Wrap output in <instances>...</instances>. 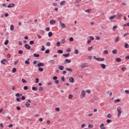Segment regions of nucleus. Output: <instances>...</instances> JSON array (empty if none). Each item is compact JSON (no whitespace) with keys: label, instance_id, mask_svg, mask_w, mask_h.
<instances>
[{"label":"nucleus","instance_id":"nucleus-6","mask_svg":"<svg viewBox=\"0 0 129 129\" xmlns=\"http://www.w3.org/2000/svg\"><path fill=\"white\" fill-rule=\"evenodd\" d=\"M45 64H44V63L43 62H40L37 64V67H43V66H44Z\"/></svg>","mask_w":129,"mask_h":129},{"label":"nucleus","instance_id":"nucleus-35","mask_svg":"<svg viewBox=\"0 0 129 129\" xmlns=\"http://www.w3.org/2000/svg\"><path fill=\"white\" fill-rule=\"evenodd\" d=\"M23 89H24V90H28V89H29V88L28 87V86H25Z\"/></svg>","mask_w":129,"mask_h":129},{"label":"nucleus","instance_id":"nucleus-39","mask_svg":"<svg viewBox=\"0 0 129 129\" xmlns=\"http://www.w3.org/2000/svg\"><path fill=\"white\" fill-rule=\"evenodd\" d=\"M91 11V9H88V10H85V12H86V13H88V14H89Z\"/></svg>","mask_w":129,"mask_h":129},{"label":"nucleus","instance_id":"nucleus-12","mask_svg":"<svg viewBox=\"0 0 129 129\" xmlns=\"http://www.w3.org/2000/svg\"><path fill=\"white\" fill-rule=\"evenodd\" d=\"M14 7H15V4L13 3L8 6V8H14Z\"/></svg>","mask_w":129,"mask_h":129},{"label":"nucleus","instance_id":"nucleus-64","mask_svg":"<svg viewBox=\"0 0 129 129\" xmlns=\"http://www.w3.org/2000/svg\"><path fill=\"white\" fill-rule=\"evenodd\" d=\"M125 59H126V60H129V55L126 56Z\"/></svg>","mask_w":129,"mask_h":129},{"label":"nucleus","instance_id":"nucleus-54","mask_svg":"<svg viewBox=\"0 0 129 129\" xmlns=\"http://www.w3.org/2000/svg\"><path fill=\"white\" fill-rule=\"evenodd\" d=\"M125 69H126V68L125 67H123L121 68L122 71H123V72L125 71Z\"/></svg>","mask_w":129,"mask_h":129},{"label":"nucleus","instance_id":"nucleus-25","mask_svg":"<svg viewBox=\"0 0 129 129\" xmlns=\"http://www.w3.org/2000/svg\"><path fill=\"white\" fill-rule=\"evenodd\" d=\"M124 47H125V49H128V48H129L128 44L125 43V45H124Z\"/></svg>","mask_w":129,"mask_h":129},{"label":"nucleus","instance_id":"nucleus-15","mask_svg":"<svg viewBox=\"0 0 129 129\" xmlns=\"http://www.w3.org/2000/svg\"><path fill=\"white\" fill-rule=\"evenodd\" d=\"M66 3V1H61L59 4L60 6H64V5H65V4Z\"/></svg>","mask_w":129,"mask_h":129},{"label":"nucleus","instance_id":"nucleus-22","mask_svg":"<svg viewBox=\"0 0 129 129\" xmlns=\"http://www.w3.org/2000/svg\"><path fill=\"white\" fill-rule=\"evenodd\" d=\"M61 27L62 28V29H65V28H66V25H65V24L64 23L61 24Z\"/></svg>","mask_w":129,"mask_h":129},{"label":"nucleus","instance_id":"nucleus-2","mask_svg":"<svg viewBox=\"0 0 129 129\" xmlns=\"http://www.w3.org/2000/svg\"><path fill=\"white\" fill-rule=\"evenodd\" d=\"M94 59H95V60H97V61H104L105 60L104 58H101V57L96 58V56H94Z\"/></svg>","mask_w":129,"mask_h":129},{"label":"nucleus","instance_id":"nucleus-20","mask_svg":"<svg viewBox=\"0 0 129 129\" xmlns=\"http://www.w3.org/2000/svg\"><path fill=\"white\" fill-rule=\"evenodd\" d=\"M66 70L67 71H69L70 72H72L73 71L72 70V69L71 68H66Z\"/></svg>","mask_w":129,"mask_h":129},{"label":"nucleus","instance_id":"nucleus-38","mask_svg":"<svg viewBox=\"0 0 129 129\" xmlns=\"http://www.w3.org/2000/svg\"><path fill=\"white\" fill-rule=\"evenodd\" d=\"M16 71H17V69H16L15 68H14L13 69H12V72L13 73H15V72H16Z\"/></svg>","mask_w":129,"mask_h":129},{"label":"nucleus","instance_id":"nucleus-7","mask_svg":"<svg viewBox=\"0 0 129 129\" xmlns=\"http://www.w3.org/2000/svg\"><path fill=\"white\" fill-rule=\"evenodd\" d=\"M48 63H49V64L54 65V64H55V61H54L53 60H50L49 61H48Z\"/></svg>","mask_w":129,"mask_h":129},{"label":"nucleus","instance_id":"nucleus-26","mask_svg":"<svg viewBox=\"0 0 129 129\" xmlns=\"http://www.w3.org/2000/svg\"><path fill=\"white\" fill-rule=\"evenodd\" d=\"M33 56H34V57H40V54L34 53V54H33Z\"/></svg>","mask_w":129,"mask_h":129},{"label":"nucleus","instance_id":"nucleus-58","mask_svg":"<svg viewBox=\"0 0 129 129\" xmlns=\"http://www.w3.org/2000/svg\"><path fill=\"white\" fill-rule=\"evenodd\" d=\"M56 45L58 47H60V42L59 41H58L57 43H56Z\"/></svg>","mask_w":129,"mask_h":129},{"label":"nucleus","instance_id":"nucleus-40","mask_svg":"<svg viewBox=\"0 0 129 129\" xmlns=\"http://www.w3.org/2000/svg\"><path fill=\"white\" fill-rule=\"evenodd\" d=\"M93 48V46H92L88 47V51H91V50H92Z\"/></svg>","mask_w":129,"mask_h":129},{"label":"nucleus","instance_id":"nucleus-49","mask_svg":"<svg viewBox=\"0 0 129 129\" xmlns=\"http://www.w3.org/2000/svg\"><path fill=\"white\" fill-rule=\"evenodd\" d=\"M58 79V77H57V76H54L53 77V80H57V79Z\"/></svg>","mask_w":129,"mask_h":129},{"label":"nucleus","instance_id":"nucleus-55","mask_svg":"<svg viewBox=\"0 0 129 129\" xmlns=\"http://www.w3.org/2000/svg\"><path fill=\"white\" fill-rule=\"evenodd\" d=\"M35 82L36 83H39V78H36L35 79Z\"/></svg>","mask_w":129,"mask_h":129},{"label":"nucleus","instance_id":"nucleus-16","mask_svg":"<svg viewBox=\"0 0 129 129\" xmlns=\"http://www.w3.org/2000/svg\"><path fill=\"white\" fill-rule=\"evenodd\" d=\"M32 90H33V91H38V88L37 87H32Z\"/></svg>","mask_w":129,"mask_h":129},{"label":"nucleus","instance_id":"nucleus-42","mask_svg":"<svg viewBox=\"0 0 129 129\" xmlns=\"http://www.w3.org/2000/svg\"><path fill=\"white\" fill-rule=\"evenodd\" d=\"M22 81L23 83H27V81H26V80H25V79H22Z\"/></svg>","mask_w":129,"mask_h":129},{"label":"nucleus","instance_id":"nucleus-45","mask_svg":"<svg viewBox=\"0 0 129 129\" xmlns=\"http://www.w3.org/2000/svg\"><path fill=\"white\" fill-rule=\"evenodd\" d=\"M35 42H34V41L33 40H31L30 42H29V44L30 45H33V44H34Z\"/></svg>","mask_w":129,"mask_h":129},{"label":"nucleus","instance_id":"nucleus-19","mask_svg":"<svg viewBox=\"0 0 129 129\" xmlns=\"http://www.w3.org/2000/svg\"><path fill=\"white\" fill-rule=\"evenodd\" d=\"M62 56H63V57H69V56H70V53L63 54H62Z\"/></svg>","mask_w":129,"mask_h":129},{"label":"nucleus","instance_id":"nucleus-59","mask_svg":"<svg viewBox=\"0 0 129 129\" xmlns=\"http://www.w3.org/2000/svg\"><path fill=\"white\" fill-rule=\"evenodd\" d=\"M126 26H127L128 27H129V23H126V24H124L123 25V27H126Z\"/></svg>","mask_w":129,"mask_h":129},{"label":"nucleus","instance_id":"nucleus-5","mask_svg":"<svg viewBox=\"0 0 129 129\" xmlns=\"http://www.w3.org/2000/svg\"><path fill=\"white\" fill-rule=\"evenodd\" d=\"M7 62H8V60L6 58H4L1 60V63L2 64H6V63H7Z\"/></svg>","mask_w":129,"mask_h":129},{"label":"nucleus","instance_id":"nucleus-11","mask_svg":"<svg viewBox=\"0 0 129 129\" xmlns=\"http://www.w3.org/2000/svg\"><path fill=\"white\" fill-rule=\"evenodd\" d=\"M85 91H82L81 95L83 97H85Z\"/></svg>","mask_w":129,"mask_h":129},{"label":"nucleus","instance_id":"nucleus-33","mask_svg":"<svg viewBox=\"0 0 129 129\" xmlns=\"http://www.w3.org/2000/svg\"><path fill=\"white\" fill-rule=\"evenodd\" d=\"M9 44V40H6L4 42V45H8Z\"/></svg>","mask_w":129,"mask_h":129},{"label":"nucleus","instance_id":"nucleus-62","mask_svg":"<svg viewBox=\"0 0 129 129\" xmlns=\"http://www.w3.org/2000/svg\"><path fill=\"white\" fill-rule=\"evenodd\" d=\"M125 92L127 94H128V95H129V90H125Z\"/></svg>","mask_w":129,"mask_h":129},{"label":"nucleus","instance_id":"nucleus-44","mask_svg":"<svg viewBox=\"0 0 129 129\" xmlns=\"http://www.w3.org/2000/svg\"><path fill=\"white\" fill-rule=\"evenodd\" d=\"M74 53H75V54H78V53H79L78 49H75L74 51Z\"/></svg>","mask_w":129,"mask_h":129},{"label":"nucleus","instance_id":"nucleus-9","mask_svg":"<svg viewBox=\"0 0 129 129\" xmlns=\"http://www.w3.org/2000/svg\"><path fill=\"white\" fill-rule=\"evenodd\" d=\"M86 67H88V66L86 65L85 64H83L81 66V68H82V69H84Z\"/></svg>","mask_w":129,"mask_h":129},{"label":"nucleus","instance_id":"nucleus-48","mask_svg":"<svg viewBox=\"0 0 129 129\" xmlns=\"http://www.w3.org/2000/svg\"><path fill=\"white\" fill-rule=\"evenodd\" d=\"M116 28H117V26H114L112 28L113 31H115Z\"/></svg>","mask_w":129,"mask_h":129},{"label":"nucleus","instance_id":"nucleus-32","mask_svg":"<svg viewBox=\"0 0 129 129\" xmlns=\"http://www.w3.org/2000/svg\"><path fill=\"white\" fill-rule=\"evenodd\" d=\"M45 54H49L50 53V49H47L45 51Z\"/></svg>","mask_w":129,"mask_h":129},{"label":"nucleus","instance_id":"nucleus-57","mask_svg":"<svg viewBox=\"0 0 129 129\" xmlns=\"http://www.w3.org/2000/svg\"><path fill=\"white\" fill-rule=\"evenodd\" d=\"M23 50H19V51H18V53H19V54H23Z\"/></svg>","mask_w":129,"mask_h":129},{"label":"nucleus","instance_id":"nucleus-14","mask_svg":"<svg viewBox=\"0 0 129 129\" xmlns=\"http://www.w3.org/2000/svg\"><path fill=\"white\" fill-rule=\"evenodd\" d=\"M100 66L103 69H105V68H106V66L105 64L102 63L100 64Z\"/></svg>","mask_w":129,"mask_h":129},{"label":"nucleus","instance_id":"nucleus-63","mask_svg":"<svg viewBox=\"0 0 129 129\" xmlns=\"http://www.w3.org/2000/svg\"><path fill=\"white\" fill-rule=\"evenodd\" d=\"M84 126H85V124H82L81 125V128H84Z\"/></svg>","mask_w":129,"mask_h":129},{"label":"nucleus","instance_id":"nucleus-1","mask_svg":"<svg viewBox=\"0 0 129 129\" xmlns=\"http://www.w3.org/2000/svg\"><path fill=\"white\" fill-rule=\"evenodd\" d=\"M117 111H118V117H119L120 116V114H121V108L120 106H118L117 107Z\"/></svg>","mask_w":129,"mask_h":129},{"label":"nucleus","instance_id":"nucleus-18","mask_svg":"<svg viewBox=\"0 0 129 129\" xmlns=\"http://www.w3.org/2000/svg\"><path fill=\"white\" fill-rule=\"evenodd\" d=\"M115 61H116V62H121V58L118 57L116 58Z\"/></svg>","mask_w":129,"mask_h":129},{"label":"nucleus","instance_id":"nucleus-50","mask_svg":"<svg viewBox=\"0 0 129 129\" xmlns=\"http://www.w3.org/2000/svg\"><path fill=\"white\" fill-rule=\"evenodd\" d=\"M114 102H120V100L119 99H117L114 101Z\"/></svg>","mask_w":129,"mask_h":129},{"label":"nucleus","instance_id":"nucleus-41","mask_svg":"<svg viewBox=\"0 0 129 129\" xmlns=\"http://www.w3.org/2000/svg\"><path fill=\"white\" fill-rule=\"evenodd\" d=\"M89 38L91 41H93V40H94V37H93V36H90Z\"/></svg>","mask_w":129,"mask_h":129},{"label":"nucleus","instance_id":"nucleus-31","mask_svg":"<svg viewBox=\"0 0 129 129\" xmlns=\"http://www.w3.org/2000/svg\"><path fill=\"white\" fill-rule=\"evenodd\" d=\"M25 105L27 106V107H29V106L30 105V104L29 103V102H27L25 104Z\"/></svg>","mask_w":129,"mask_h":129},{"label":"nucleus","instance_id":"nucleus-43","mask_svg":"<svg viewBox=\"0 0 129 129\" xmlns=\"http://www.w3.org/2000/svg\"><path fill=\"white\" fill-rule=\"evenodd\" d=\"M73 41H74V38H73V37H70V42H73Z\"/></svg>","mask_w":129,"mask_h":129},{"label":"nucleus","instance_id":"nucleus-8","mask_svg":"<svg viewBox=\"0 0 129 129\" xmlns=\"http://www.w3.org/2000/svg\"><path fill=\"white\" fill-rule=\"evenodd\" d=\"M25 63L27 65H30V58H27V60L25 61Z\"/></svg>","mask_w":129,"mask_h":129},{"label":"nucleus","instance_id":"nucleus-46","mask_svg":"<svg viewBox=\"0 0 129 129\" xmlns=\"http://www.w3.org/2000/svg\"><path fill=\"white\" fill-rule=\"evenodd\" d=\"M54 83H55V84H59V80H55V81H54Z\"/></svg>","mask_w":129,"mask_h":129},{"label":"nucleus","instance_id":"nucleus-53","mask_svg":"<svg viewBox=\"0 0 129 129\" xmlns=\"http://www.w3.org/2000/svg\"><path fill=\"white\" fill-rule=\"evenodd\" d=\"M86 92H87V93H88L89 94H90L91 92H90V90H87L86 91Z\"/></svg>","mask_w":129,"mask_h":129},{"label":"nucleus","instance_id":"nucleus-56","mask_svg":"<svg viewBox=\"0 0 129 129\" xmlns=\"http://www.w3.org/2000/svg\"><path fill=\"white\" fill-rule=\"evenodd\" d=\"M66 51L69 53V52H71V49L70 48H68L67 49Z\"/></svg>","mask_w":129,"mask_h":129},{"label":"nucleus","instance_id":"nucleus-13","mask_svg":"<svg viewBox=\"0 0 129 129\" xmlns=\"http://www.w3.org/2000/svg\"><path fill=\"white\" fill-rule=\"evenodd\" d=\"M50 24L51 25H54V24H56V21L55 20H51L50 21Z\"/></svg>","mask_w":129,"mask_h":129},{"label":"nucleus","instance_id":"nucleus-17","mask_svg":"<svg viewBox=\"0 0 129 129\" xmlns=\"http://www.w3.org/2000/svg\"><path fill=\"white\" fill-rule=\"evenodd\" d=\"M119 39H120L119 36H117V37L116 38V39H115V43H117V42H119Z\"/></svg>","mask_w":129,"mask_h":129},{"label":"nucleus","instance_id":"nucleus-61","mask_svg":"<svg viewBox=\"0 0 129 129\" xmlns=\"http://www.w3.org/2000/svg\"><path fill=\"white\" fill-rule=\"evenodd\" d=\"M21 99L22 100H25V99H26V97H25V96H23L21 97Z\"/></svg>","mask_w":129,"mask_h":129},{"label":"nucleus","instance_id":"nucleus-29","mask_svg":"<svg viewBox=\"0 0 129 129\" xmlns=\"http://www.w3.org/2000/svg\"><path fill=\"white\" fill-rule=\"evenodd\" d=\"M65 61L67 63H71V60L70 59H66Z\"/></svg>","mask_w":129,"mask_h":129},{"label":"nucleus","instance_id":"nucleus-47","mask_svg":"<svg viewBox=\"0 0 129 129\" xmlns=\"http://www.w3.org/2000/svg\"><path fill=\"white\" fill-rule=\"evenodd\" d=\"M88 127H89L90 128H92V127H93V125H92V124H89L88 125Z\"/></svg>","mask_w":129,"mask_h":129},{"label":"nucleus","instance_id":"nucleus-30","mask_svg":"<svg viewBox=\"0 0 129 129\" xmlns=\"http://www.w3.org/2000/svg\"><path fill=\"white\" fill-rule=\"evenodd\" d=\"M57 53H58L59 54H62L63 53V50L60 49L57 50Z\"/></svg>","mask_w":129,"mask_h":129},{"label":"nucleus","instance_id":"nucleus-60","mask_svg":"<svg viewBox=\"0 0 129 129\" xmlns=\"http://www.w3.org/2000/svg\"><path fill=\"white\" fill-rule=\"evenodd\" d=\"M103 52L105 53V54H108V51L107 50H104Z\"/></svg>","mask_w":129,"mask_h":129},{"label":"nucleus","instance_id":"nucleus-28","mask_svg":"<svg viewBox=\"0 0 129 129\" xmlns=\"http://www.w3.org/2000/svg\"><path fill=\"white\" fill-rule=\"evenodd\" d=\"M73 98V95L71 94L69 95V99H72Z\"/></svg>","mask_w":129,"mask_h":129},{"label":"nucleus","instance_id":"nucleus-52","mask_svg":"<svg viewBox=\"0 0 129 129\" xmlns=\"http://www.w3.org/2000/svg\"><path fill=\"white\" fill-rule=\"evenodd\" d=\"M46 46H51V43H50V42H47L46 43Z\"/></svg>","mask_w":129,"mask_h":129},{"label":"nucleus","instance_id":"nucleus-3","mask_svg":"<svg viewBox=\"0 0 129 129\" xmlns=\"http://www.w3.org/2000/svg\"><path fill=\"white\" fill-rule=\"evenodd\" d=\"M69 82L71 83H74V78L72 77L69 78Z\"/></svg>","mask_w":129,"mask_h":129},{"label":"nucleus","instance_id":"nucleus-4","mask_svg":"<svg viewBox=\"0 0 129 129\" xmlns=\"http://www.w3.org/2000/svg\"><path fill=\"white\" fill-rule=\"evenodd\" d=\"M24 47L26 48V49H27V50H30V49H31V46L28 45V44H25L24 45Z\"/></svg>","mask_w":129,"mask_h":129},{"label":"nucleus","instance_id":"nucleus-21","mask_svg":"<svg viewBox=\"0 0 129 129\" xmlns=\"http://www.w3.org/2000/svg\"><path fill=\"white\" fill-rule=\"evenodd\" d=\"M116 52H117V50L116 49H114L112 51V54H114V55L116 54Z\"/></svg>","mask_w":129,"mask_h":129},{"label":"nucleus","instance_id":"nucleus-36","mask_svg":"<svg viewBox=\"0 0 129 129\" xmlns=\"http://www.w3.org/2000/svg\"><path fill=\"white\" fill-rule=\"evenodd\" d=\"M42 48H41V51H45V46L44 45H42Z\"/></svg>","mask_w":129,"mask_h":129},{"label":"nucleus","instance_id":"nucleus-27","mask_svg":"<svg viewBox=\"0 0 129 129\" xmlns=\"http://www.w3.org/2000/svg\"><path fill=\"white\" fill-rule=\"evenodd\" d=\"M38 70L39 71H40V72H43V71H44V69L42 68H38Z\"/></svg>","mask_w":129,"mask_h":129},{"label":"nucleus","instance_id":"nucleus-24","mask_svg":"<svg viewBox=\"0 0 129 129\" xmlns=\"http://www.w3.org/2000/svg\"><path fill=\"white\" fill-rule=\"evenodd\" d=\"M116 15H114L113 16H111L109 18V20H113V19H114V18H116Z\"/></svg>","mask_w":129,"mask_h":129},{"label":"nucleus","instance_id":"nucleus-10","mask_svg":"<svg viewBox=\"0 0 129 129\" xmlns=\"http://www.w3.org/2000/svg\"><path fill=\"white\" fill-rule=\"evenodd\" d=\"M58 69H59L61 71L64 70V66H61V65L59 66H58Z\"/></svg>","mask_w":129,"mask_h":129},{"label":"nucleus","instance_id":"nucleus-37","mask_svg":"<svg viewBox=\"0 0 129 129\" xmlns=\"http://www.w3.org/2000/svg\"><path fill=\"white\" fill-rule=\"evenodd\" d=\"M43 87H39L38 90L39 91H43Z\"/></svg>","mask_w":129,"mask_h":129},{"label":"nucleus","instance_id":"nucleus-51","mask_svg":"<svg viewBox=\"0 0 129 129\" xmlns=\"http://www.w3.org/2000/svg\"><path fill=\"white\" fill-rule=\"evenodd\" d=\"M106 121L108 123H110V122H111L112 120L110 119H107Z\"/></svg>","mask_w":129,"mask_h":129},{"label":"nucleus","instance_id":"nucleus-23","mask_svg":"<svg viewBox=\"0 0 129 129\" xmlns=\"http://www.w3.org/2000/svg\"><path fill=\"white\" fill-rule=\"evenodd\" d=\"M48 37H52L53 36V33L52 32H49L48 34Z\"/></svg>","mask_w":129,"mask_h":129},{"label":"nucleus","instance_id":"nucleus-34","mask_svg":"<svg viewBox=\"0 0 129 129\" xmlns=\"http://www.w3.org/2000/svg\"><path fill=\"white\" fill-rule=\"evenodd\" d=\"M10 29H11V31H14V25H11Z\"/></svg>","mask_w":129,"mask_h":129}]
</instances>
